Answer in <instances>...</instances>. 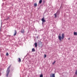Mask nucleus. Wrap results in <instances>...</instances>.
I'll use <instances>...</instances> for the list:
<instances>
[{
  "label": "nucleus",
  "instance_id": "obj_1",
  "mask_svg": "<svg viewBox=\"0 0 77 77\" xmlns=\"http://www.w3.org/2000/svg\"><path fill=\"white\" fill-rule=\"evenodd\" d=\"M10 68H11V66H8L7 70V71H6L7 74H6V76L7 77H8L9 74V72H10V69H10Z\"/></svg>",
  "mask_w": 77,
  "mask_h": 77
},
{
  "label": "nucleus",
  "instance_id": "obj_2",
  "mask_svg": "<svg viewBox=\"0 0 77 77\" xmlns=\"http://www.w3.org/2000/svg\"><path fill=\"white\" fill-rule=\"evenodd\" d=\"M62 37L60 35H59L58 36V38L60 41H61V39H63L64 38V37H65V34L64 33H62Z\"/></svg>",
  "mask_w": 77,
  "mask_h": 77
},
{
  "label": "nucleus",
  "instance_id": "obj_3",
  "mask_svg": "<svg viewBox=\"0 0 77 77\" xmlns=\"http://www.w3.org/2000/svg\"><path fill=\"white\" fill-rule=\"evenodd\" d=\"M41 20L42 21L43 23H45V22L46 21L44 19V17H43L42 18Z\"/></svg>",
  "mask_w": 77,
  "mask_h": 77
},
{
  "label": "nucleus",
  "instance_id": "obj_4",
  "mask_svg": "<svg viewBox=\"0 0 77 77\" xmlns=\"http://www.w3.org/2000/svg\"><path fill=\"white\" fill-rule=\"evenodd\" d=\"M50 77H55V75H54V74H53L52 76H51V75Z\"/></svg>",
  "mask_w": 77,
  "mask_h": 77
},
{
  "label": "nucleus",
  "instance_id": "obj_5",
  "mask_svg": "<svg viewBox=\"0 0 77 77\" xmlns=\"http://www.w3.org/2000/svg\"><path fill=\"white\" fill-rule=\"evenodd\" d=\"M21 33H24V29L21 30Z\"/></svg>",
  "mask_w": 77,
  "mask_h": 77
},
{
  "label": "nucleus",
  "instance_id": "obj_6",
  "mask_svg": "<svg viewBox=\"0 0 77 77\" xmlns=\"http://www.w3.org/2000/svg\"><path fill=\"white\" fill-rule=\"evenodd\" d=\"M15 33L14 34V36H15V35H17V31H16V30H15Z\"/></svg>",
  "mask_w": 77,
  "mask_h": 77
},
{
  "label": "nucleus",
  "instance_id": "obj_7",
  "mask_svg": "<svg viewBox=\"0 0 77 77\" xmlns=\"http://www.w3.org/2000/svg\"><path fill=\"white\" fill-rule=\"evenodd\" d=\"M55 18H57V13H55L54 14Z\"/></svg>",
  "mask_w": 77,
  "mask_h": 77
},
{
  "label": "nucleus",
  "instance_id": "obj_8",
  "mask_svg": "<svg viewBox=\"0 0 77 77\" xmlns=\"http://www.w3.org/2000/svg\"><path fill=\"white\" fill-rule=\"evenodd\" d=\"M42 0H40L39 1V3H40V4H41V3H42Z\"/></svg>",
  "mask_w": 77,
  "mask_h": 77
},
{
  "label": "nucleus",
  "instance_id": "obj_9",
  "mask_svg": "<svg viewBox=\"0 0 77 77\" xmlns=\"http://www.w3.org/2000/svg\"><path fill=\"white\" fill-rule=\"evenodd\" d=\"M34 5L35 7H36V6H37V4L36 3H34Z\"/></svg>",
  "mask_w": 77,
  "mask_h": 77
},
{
  "label": "nucleus",
  "instance_id": "obj_10",
  "mask_svg": "<svg viewBox=\"0 0 77 77\" xmlns=\"http://www.w3.org/2000/svg\"><path fill=\"white\" fill-rule=\"evenodd\" d=\"M74 35H76V36L77 35V32H74Z\"/></svg>",
  "mask_w": 77,
  "mask_h": 77
},
{
  "label": "nucleus",
  "instance_id": "obj_11",
  "mask_svg": "<svg viewBox=\"0 0 77 77\" xmlns=\"http://www.w3.org/2000/svg\"><path fill=\"white\" fill-rule=\"evenodd\" d=\"M18 59H19V60H18V62H21V58H18Z\"/></svg>",
  "mask_w": 77,
  "mask_h": 77
},
{
  "label": "nucleus",
  "instance_id": "obj_12",
  "mask_svg": "<svg viewBox=\"0 0 77 77\" xmlns=\"http://www.w3.org/2000/svg\"><path fill=\"white\" fill-rule=\"evenodd\" d=\"M35 46L36 47H37V43H35Z\"/></svg>",
  "mask_w": 77,
  "mask_h": 77
},
{
  "label": "nucleus",
  "instance_id": "obj_13",
  "mask_svg": "<svg viewBox=\"0 0 77 77\" xmlns=\"http://www.w3.org/2000/svg\"><path fill=\"white\" fill-rule=\"evenodd\" d=\"M32 51H35V50L34 48H33L32 49Z\"/></svg>",
  "mask_w": 77,
  "mask_h": 77
},
{
  "label": "nucleus",
  "instance_id": "obj_14",
  "mask_svg": "<svg viewBox=\"0 0 77 77\" xmlns=\"http://www.w3.org/2000/svg\"><path fill=\"white\" fill-rule=\"evenodd\" d=\"M40 77H43V75L42 74L40 75Z\"/></svg>",
  "mask_w": 77,
  "mask_h": 77
},
{
  "label": "nucleus",
  "instance_id": "obj_15",
  "mask_svg": "<svg viewBox=\"0 0 77 77\" xmlns=\"http://www.w3.org/2000/svg\"><path fill=\"white\" fill-rule=\"evenodd\" d=\"M75 74H76L77 75V70H76L75 72Z\"/></svg>",
  "mask_w": 77,
  "mask_h": 77
},
{
  "label": "nucleus",
  "instance_id": "obj_16",
  "mask_svg": "<svg viewBox=\"0 0 77 77\" xmlns=\"http://www.w3.org/2000/svg\"><path fill=\"white\" fill-rule=\"evenodd\" d=\"M56 63V61H55L53 63L52 65H54Z\"/></svg>",
  "mask_w": 77,
  "mask_h": 77
},
{
  "label": "nucleus",
  "instance_id": "obj_17",
  "mask_svg": "<svg viewBox=\"0 0 77 77\" xmlns=\"http://www.w3.org/2000/svg\"><path fill=\"white\" fill-rule=\"evenodd\" d=\"M47 57V55L46 54H45L44 55V57L45 58Z\"/></svg>",
  "mask_w": 77,
  "mask_h": 77
},
{
  "label": "nucleus",
  "instance_id": "obj_18",
  "mask_svg": "<svg viewBox=\"0 0 77 77\" xmlns=\"http://www.w3.org/2000/svg\"><path fill=\"white\" fill-rule=\"evenodd\" d=\"M6 56H9V54H8V53H7L6 54Z\"/></svg>",
  "mask_w": 77,
  "mask_h": 77
},
{
  "label": "nucleus",
  "instance_id": "obj_19",
  "mask_svg": "<svg viewBox=\"0 0 77 77\" xmlns=\"http://www.w3.org/2000/svg\"><path fill=\"white\" fill-rule=\"evenodd\" d=\"M68 39L69 40V39H70V38H68Z\"/></svg>",
  "mask_w": 77,
  "mask_h": 77
}]
</instances>
